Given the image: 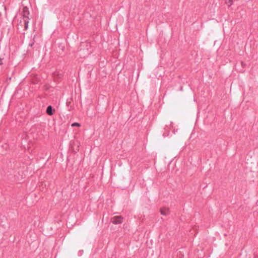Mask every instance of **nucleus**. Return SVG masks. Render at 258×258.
<instances>
[{
    "label": "nucleus",
    "mask_w": 258,
    "mask_h": 258,
    "mask_svg": "<svg viewBox=\"0 0 258 258\" xmlns=\"http://www.w3.org/2000/svg\"><path fill=\"white\" fill-rule=\"evenodd\" d=\"M123 218L121 216H116L111 219V221L114 224H119L123 222Z\"/></svg>",
    "instance_id": "1"
},
{
    "label": "nucleus",
    "mask_w": 258,
    "mask_h": 258,
    "mask_svg": "<svg viewBox=\"0 0 258 258\" xmlns=\"http://www.w3.org/2000/svg\"><path fill=\"white\" fill-rule=\"evenodd\" d=\"M160 212L161 215L166 216L169 214L170 211L169 208L163 207L160 209Z\"/></svg>",
    "instance_id": "2"
},
{
    "label": "nucleus",
    "mask_w": 258,
    "mask_h": 258,
    "mask_svg": "<svg viewBox=\"0 0 258 258\" xmlns=\"http://www.w3.org/2000/svg\"><path fill=\"white\" fill-rule=\"evenodd\" d=\"M29 20V17H25L24 18H23V21L24 23L25 30H27L28 28Z\"/></svg>",
    "instance_id": "3"
},
{
    "label": "nucleus",
    "mask_w": 258,
    "mask_h": 258,
    "mask_svg": "<svg viewBox=\"0 0 258 258\" xmlns=\"http://www.w3.org/2000/svg\"><path fill=\"white\" fill-rule=\"evenodd\" d=\"M29 15L28 9L27 7H24L23 10V18L28 17Z\"/></svg>",
    "instance_id": "4"
},
{
    "label": "nucleus",
    "mask_w": 258,
    "mask_h": 258,
    "mask_svg": "<svg viewBox=\"0 0 258 258\" xmlns=\"http://www.w3.org/2000/svg\"><path fill=\"white\" fill-rule=\"evenodd\" d=\"M46 112L48 114H49L50 115H51L53 114L52 108L51 106H49L47 107V109H46Z\"/></svg>",
    "instance_id": "5"
},
{
    "label": "nucleus",
    "mask_w": 258,
    "mask_h": 258,
    "mask_svg": "<svg viewBox=\"0 0 258 258\" xmlns=\"http://www.w3.org/2000/svg\"><path fill=\"white\" fill-rule=\"evenodd\" d=\"M233 3V0H228V1L227 3L228 6L229 7H231Z\"/></svg>",
    "instance_id": "6"
},
{
    "label": "nucleus",
    "mask_w": 258,
    "mask_h": 258,
    "mask_svg": "<svg viewBox=\"0 0 258 258\" xmlns=\"http://www.w3.org/2000/svg\"><path fill=\"white\" fill-rule=\"evenodd\" d=\"M71 126L73 127H74V126L80 127L81 126V125L80 123H79L78 122H75V123H72Z\"/></svg>",
    "instance_id": "7"
},
{
    "label": "nucleus",
    "mask_w": 258,
    "mask_h": 258,
    "mask_svg": "<svg viewBox=\"0 0 258 258\" xmlns=\"http://www.w3.org/2000/svg\"><path fill=\"white\" fill-rule=\"evenodd\" d=\"M3 59L0 58V66L3 64Z\"/></svg>",
    "instance_id": "8"
}]
</instances>
